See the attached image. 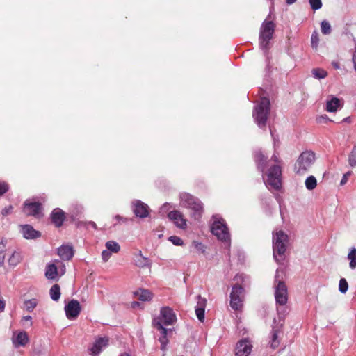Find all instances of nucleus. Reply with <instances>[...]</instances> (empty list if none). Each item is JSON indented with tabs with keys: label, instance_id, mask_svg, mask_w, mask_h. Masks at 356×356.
Segmentation results:
<instances>
[{
	"label": "nucleus",
	"instance_id": "1",
	"mask_svg": "<svg viewBox=\"0 0 356 356\" xmlns=\"http://www.w3.org/2000/svg\"><path fill=\"white\" fill-rule=\"evenodd\" d=\"M176 321L177 317L172 309L169 307H164L161 309L160 321H157V330L160 332L161 336L159 341L161 343V349L163 351L166 350V346L169 342L168 338L172 336L173 330L163 327L161 323L164 325H171Z\"/></svg>",
	"mask_w": 356,
	"mask_h": 356
},
{
	"label": "nucleus",
	"instance_id": "2",
	"mask_svg": "<svg viewBox=\"0 0 356 356\" xmlns=\"http://www.w3.org/2000/svg\"><path fill=\"white\" fill-rule=\"evenodd\" d=\"M180 204L191 210V217L195 220H199L204 211L202 202L197 197L188 193H182L179 195Z\"/></svg>",
	"mask_w": 356,
	"mask_h": 356
},
{
	"label": "nucleus",
	"instance_id": "3",
	"mask_svg": "<svg viewBox=\"0 0 356 356\" xmlns=\"http://www.w3.org/2000/svg\"><path fill=\"white\" fill-rule=\"evenodd\" d=\"M289 243V236L283 231L274 232L273 236V249L275 259L281 263L285 259V252Z\"/></svg>",
	"mask_w": 356,
	"mask_h": 356
},
{
	"label": "nucleus",
	"instance_id": "4",
	"mask_svg": "<svg viewBox=\"0 0 356 356\" xmlns=\"http://www.w3.org/2000/svg\"><path fill=\"white\" fill-rule=\"evenodd\" d=\"M316 161L315 153L311 150L302 152L294 164V172L297 176H305L308 169Z\"/></svg>",
	"mask_w": 356,
	"mask_h": 356
},
{
	"label": "nucleus",
	"instance_id": "5",
	"mask_svg": "<svg viewBox=\"0 0 356 356\" xmlns=\"http://www.w3.org/2000/svg\"><path fill=\"white\" fill-rule=\"evenodd\" d=\"M270 111V101L268 98H261L260 102L255 106L253 111L254 121L260 128L266 126Z\"/></svg>",
	"mask_w": 356,
	"mask_h": 356
},
{
	"label": "nucleus",
	"instance_id": "6",
	"mask_svg": "<svg viewBox=\"0 0 356 356\" xmlns=\"http://www.w3.org/2000/svg\"><path fill=\"white\" fill-rule=\"evenodd\" d=\"M274 287L275 298L278 306L277 307V312L284 314L286 312V307H283L286 305L289 298L287 286L284 282L275 280Z\"/></svg>",
	"mask_w": 356,
	"mask_h": 356
},
{
	"label": "nucleus",
	"instance_id": "7",
	"mask_svg": "<svg viewBox=\"0 0 356 356\" xmlns=\"http://www.w3.org/2000/svg\"><path fill=\"white\" fill-rule=\"evenodd\" d=\"M275 25L271 21L264 20L260 28L259 44L262 49H269V42L273 38Z\"/></svg>",
	"mask_w": 356,
	"mask_h": 356
},
{
	"label": "nucleus",
	"instance_id": "8",
	"mask_svg": "<svg viewBox=\"0 0 356 356\" xmlns=\"http://www.w3.org/2000/svg\"><path fill=\"white\" fill-rule=\"evenodd\" d=\"M244 296V288L238 284H234L230 293V306L234 310L236 311L242 308Z\"/></svg>",
	"mask_w": 356,
	"mask_h": 356
},
{
	"label": "nucleus",
	"instance_id": "9",
	"mask_svg": "<svg viewBox=\"0 0 356 356\" xmlns=\"http://www.w3.org/2000/svg\"><path fill=\"white\" fill-rule=\"evenodd\" d=\"M211 232L222 241H229L230 239L228 228L224 220H215L211 225Z\"/></svg>",
	"mask_w": 356,
	"mask_h": 356
},
{
	"label": "nucleus",
	"instance_id": "10",
	"mask_svg": "<svg viewBox=\"0 0 356 356\" xmlns=\"http://www.w3.org/2000/svg\"><path fill=\"white\" fill-rule=\"evenodd\" d=\"M131 209L134 215L138 218H144L149 215V206L139 200L132 201Z\"/></svg>",
	"mask_w": 356,
	"mask_h": 356
},
{
	"label": "nucleus",
	"instance_id": "11",
	"mask_svg": "<svg viewBox=\"0 0 356 356\" xmlns=\"http://www.w3.org/2000/svg\"><path fill=\"white\" fill-rule=\"evenodd\" d=\"M168 217L177 227L184 230L187 228V220L181 211H171L168 213Z\"/></svg>",
	"mask_w": 356,
	"mask_h": 356
},
{
	"label": "nucleus",
	"instance_id": "12",
	"mask_svg": "<svg viewBox=\"0 0 356 356\" xmlns=\"http://www.w3.org/2000/svg\"><path fill=\"white\" fill-rule=\"evenodd\" d=\"M252 348L251 342L248 339L239 341L235 348V356H249Z\"/></svg>",
	"mask_w": 356,
	"mask_h": 356
},
{
	"label": "nucleus",
	"instance_id": "13",
	"mask_svg": "<svg viewBox=\"0 0 356 356\" xmlns=\"http://www.w3.org/2000/svg\"><path fill=\"white\" fill-rule=\"evenodd\" d=\"M42 204L40 202H31L28 200L24 202L23 211L27 216L38 217L41 213Z\"/></svg>",
	"mask_w": 356,
	"mask_h": 356
},
{
	"label": "nucleus",
	"instance_id": "14",
	"mask_svg": "<svg viewBox=\"0 0 356 356\" xmlns=\"http://www.w3.org/2000/svg\"><path fill=\"white\" fill-rule=\"evenodd\" d=\"M65 311L68 318H76L81 312L80 303L78 300H72L65 306Z\"/></svg>",
	"mask_w": 356,
	"mask_h": 356
},
{
	"label": "nucleus",
	"instance_id": "15",
	"mask_svg": "<svg viewBox=\"0 0 356 356\" xmlns=\"http://www.w3.org/2000/svg\"><path fill=\"white\" fill-rule=\"evenodd\" d=\"M253 159L257 169L261 172H264L268 162V156L265 155L261 149H258L254 151Z\"/></svg>",
	"mask_w": 356,
	"mask_h": 356
},
{
	"label": "nucleus",
	"instance_id": "16",
	"mask_svg": "<svg viewBox=\"0 0 356 356\" xmlns=\"http://www.w3.org/2000/svg\"><path fill=\"white\" fill-rule=\"evenodd\" d=\"M50 218L56 227H60L66 218L65 213L61 209L56 208L51 211Z\"/></svg>",
	"mask_w": 356,
	"mask_h": 356
},
{
	"label": "nucleus",
	"instance_id": "17",
	"mask_svg": "<svg viewBox=\"0 0 356 356\" xmlns=\"http://www.w3.org/2000/svg\"><path fill=\"white\" fill-rule=\"evenodd\" d=\"M197 302L195 307V314L200 322H203L204 320V312L205 307L207 305V299L202 298L200 295L197 296Z\"/></svg>",
	"mask_w": 356,
	"mask_h": 356
},
{
	"label": "nucleus",
	"instance_id": "18",
	"mask_svg": "<svg viewBox=\"0 0 356 356\" xmlns=\"http://www.w3.org/2000/svg\"><path fill=\"white\" fill-rule=\"evenodd\" d=\"M22 233L26 239H35L41 236V233L35 230L30 225H24L21 226Z\"/></svg>",
	"mask_w": 356,
	"mask_h": 356
},
{
	"label": "nucleus",
	"instance_id": "19",
	"mask_svg": "<svg viewBox=\"0 0 356 356\" xmlns=\"http://www.w3.org/2000/svg\"><path fill=\"white\" fill-rule=\"evenodd\" d=\"M108 339L100 337L97 339L90 348V355L92 356H97L101 353L103 347L108 345Z\"/></svg>",
	"mask_w": 356,
	"mask_h": 356
},
{
	"label": "nucleus",
	"instance_id": "20",
	"mask_svg": "<svg viewBox=\"0 0 356 356\" xmlns=\"http://www.w3.org/2000/svg\"><path fill=\"white\" fill-rule=\"evenodd\" d=\"M58 254L63 260H70L74 256L73 247L69 245H63L58 248Z\"/></svg>",
	"mask_w": 356,
	"mask_h": 356
},
{
	"label": "nucleus",
	"instance_id": "21",
	"mask_svg": "<svg viewBox=\"0 0 356 356\" xmlns=\"http://www.w3.org/2000/svg\"><path fill=\"white\" fill-rule=\"evenodd\" d=\"M28 342V334L24 331L19 332L15 338H13V343L15 347L24 346Z\"/></svg>",
	"mask_w": 356,
	"mask_h": 356
},
{
	"label": "nucleus",
	"instance_id": "22",
	"mask_svg": "<svg viewBox=\"0 0 356 356\" xmlns=\"http://www.w3.org/2000/svg\"><path fill=\"white\" fill-rule=\"evenodd\" d=\"M59 275L57 266L54 264H48L46 266L45 277L48 280H55Z\"/></svg>",
	"mask_w": 356,
	"mask_h": 356
},
{
	"label": "nucleus",
	"instance_id": "23",
	"mask_svg": "<svg viewBox=\"0 0 356 356\" xmlns=\"http://www.w3.org/2000/svg\"><path fill=\"white\" fill-rule=\"evenodd\" d=\"M341 106V100L336 97L332 96L331 99L327 101L326 111L328 112H335Z\"/></svg>",
	"mask_w": 356,
	"mask_h": 356
},
{
	"label": "nucleus",
	"instance_id": "24",
	"mask_svg": "<svg viewBox=\"0 0 356 356\" xmlns=\"http://www.w3.org/2000/svg\"><path fill=\"white\" fill-rule=\"evenodd\" d=\"M266 186L270 191H280L282 188V179H264Z\"/></svg>",
	"mask_w": 356,
	"mask_h": 356
},
{
	"label": "nucleus",
	"instance_id": "25",
	"mask_svg": "<svg viewBox=\"0 0 356 356\" xmlns=\"http://www.w3.org/2000/svg\"><path fill=\"white\" fill-rule=\"evenodd\" d=\"M268 178H280L282 176V165H273L268 170Z\"/></svg>",
	"mask_w": 356,
	"mask_h": 356
},
{
	"label": "nucleus",
	"instance_id": "26",
	"mask_svg": "<svg viewBox=\"0 0 356 356\" xmlns=\"http://www.w3.org/2000/svg\"><path fill=\"white\" fill-rule=\"evenodd\" d=\"M134 262L135 264L138 267H145L149 265V260L148 258L143 257L141 254V252L135 256Z\"/></svg>",
	"mask_w": 356,
	"mask_h": 356
},
{
	"label": "nucleus",
	"instance_id": "27",
	"mask_svg": "<svg viewBox=\"0 0 356 356\" xmlns=\"http://www.w3.org/2000/svg\"><path fill=\"white\" fill-rule=\"evenodd\" d=\"M49 294L54 301H58L60 297V286L57 284H54L49 290Z\"/></svg>",
	"mask_w": 356,
	"mask_h": 356
},
{
	"label": "nucleus",
	"instance_id": "28",
	"mask_svg": "<svg viewBox=\"0 0 356 356\" xmlns=\"http://www.w3.org/2000/svg\"><path fill=\"white\" fill-rule=\"evenodd\" d=\"M135 296L142 301H147L151 299L152 293L148 290L140 289L134 293Z\"/></svg>",
	"mask_w": 356,
	"mask_h": 356
},
{
	"label": "nucleus",
	"instance_id": "29",
	"mask_svg": "<svg viewBox=\"0 0 356 356\" xmlns=\"http://www.w3.org/2000/svg\"><path fill=\"white\" fill-rule=\"evenodd\" d=\"M348 259L350 260L349 266L351 269L356 268V248L355 247L351 248L348 254Z\"/></svg>",
	"mask_w": 356,
	"mask_h": 356
},
{
	"label": "nucleus",
	"instance_id": "30",
	"mask_svg": "<svg viewBox=\"0 0 356 356\" xmlns=\"http://www.w3.org/2000/svg\"><path fill=\"white\" fill-rule=\"evenodd\" d=\"M21 260L20 253L15 251L8 259V264L12 266H16Z\"/></svg>",
	"mask_w": 356,
	"mask_h": 356
},
{
	"label": "nucleus",
	"instance_id": "31",
	"mask_svg": "<svg viewBox=\"0 0 356 356\" xmlns=\"http://www.w3.org/2000/svg\"><path fill=\"white\" fill-rule=\"evenodd\" d=\"M37 305L38 300L35 298L27 300L24 302V308L29 312H33V310L36 307Z\"/></svg>",
	"mask_w": 356,
	"mask_h": 356
},
{
	"label": "nucleus",
	"instance_id": "32",
	"mask_svg": "<svg viewBox=\"0 0 356 356\" xmlns=\"http://www.w3.org/2000/svg\"><path fill=\"white\" fill-rule=\"evenodd\" d=\"M312 73L314 77L318 79H325L327 76V72L322 68H314Z\"/></svg>",
	"mask_w": 356,
	"mask_h": 356
},
{
	"label": "nucleus",
	"instance_id": "33",
	"mask_svg": "<svg viewBox=\"0 0 356 356\" xmlns=\"http://www.w3.org/2000/svg\"><path fill=\"white\" fill-rule=\"evenodd\" d=\"M106 248L112 252L117 253L120 250V245L114 241H109L106 243Z\"/></svg>",
	"mask_w": 356,
	"mask_h": 356
},
{
	"label": "nucleus",
	"instance_id": "34",
	"mask_svg": "<svg viewBox=\"0 0 356 356\" xmlns=\"http://www.w3.org/2000/svg\"><path fill=\"white\" fill-rule=\"evenodd\" d=\"M280 345V341L278 340V330L273 329L272 331V337L270 341V346L273 349L277 348Z\"/></svg>",
	"mask_w": 356,
	"mask_h": 356
},
{
	"label": "nucleus",
	"instance_id": "35",
	"mask_svg": "<svg viewBox=\"0 0 356 356\" xmlns=\"http://www.w3.org/2000/svg\"><path fill=\"white\" fill-rule=\"evenodd\" d=\"M348 163L351 167L356 166V144L354 145L348 156Z\"/></svg>",
	"mask_w": 356,
	"mask_h": 356
},
{
	"label": "nucleus",
	"instance_id": "36",
	"mask_svg": "<svg viewBox=\"0 0 356 356\" xmlns=\"http://www.w3.org/2000/svg\"><path fill=\"white\" fill-rule=\"evenodd\" d=\"M321 32L325 35H327L331 33V26L330 23L326 20H323L321 22Z\"/></svg>",
	"mask_w": 356,
	"mask_h": 356
},
{
	"label": "nucleus",
	"instance_id": "37",
	"mask_svg": "<svg viewBox=\"0 0 356 356\" xmlns=\"http://www.w3.org/2000/svg\"><path fill=\"white\" fill-rule=\"evenodd\" d=\"M348 289V284L345 278H341L339 284V290L341 293H345Z\"/></svg>",
	"mask_w": 356,
	"mask_h": 356
},
{
	"label": "nucleus",
	"instance_id": "38",
	"mask_svg": "<svg viewBox=\"0 0 356 356\" xmlns=\"http://www.w3.org/2000/svg\"><path fill=\"white\" fill-rule=\"evenodd\" d=\"M192 245L194 247L197 252L204 253L205 252V246L200 242L193 241Z\"/></svg>",
	"mask_w": 356,
	"mask_h": 356
},
{
	"label": "nucleus",
	"instance_id": "39",
	"mask_svg": "<svg viewBox=\"0 0 356 356\" xmlns=\"http://www.w3.org/2000/svg\"><path fill=\"white\" fill-rule=\"evenodd\" d=\"M311 8L314 10H318L322 7L321 0H309Z\"/></svg>",
	"mask_w": 356,
	"mask_h": 356
},
{
	"label": "nucleus",
	"instance_id": "40",
	"mask_svg": "<svg viewBox=\"0 0 356 356\" xmlns=\"http://www.w3.org/2000/svg\"><path fill=\"white\" fill-rule=\"evenodd\" d=\"M316 179H305V186L307 189L312 190L316 188Z\"/></svg>",
	"mask_w": 356,
	"mask_h": 356
},
{
	"label": "nucleus",
	"instance_id": "41",
	"mask_svg": "<svg viewBox=\"0 0 356 356\" xmlns=\"http://www.w3.org/2000/svg\"><path fill=\"white\" fill-rule=\"evenodd\" d=\"M169 241H171L175 245H182L183 240L177 236H172L169 237Z\"/></svg>",
	"mask_w": 356,
	"mask_h": 356
},
{
	"label": "nucleus",
	"instance_id": "42",
	"mask_svg": "<svg viewBox=\"0 0 356 356\" xmlns=\"http://www.w3.org/2000/svg\"><path fill=\"white\" fill-rule=\"evenodd\" d=\"M318 40H318V33L315 31L312 33V37H311L312 46L313 47L316 48L318 46Z\"/></svg>",
	"mask_w": 356,
	"mask_h": 356
},
{
	"label": "nucleus",
	"instance_id": "43",
	"mask_svg": "<svg viewBox=\"0 0 356 356\" xmlns=\"http://www.w3.org/2000/svg\"><path fill=\"white\" fill-rule=\"evenodd\" d=\"M8 184L4 181H0V196L8 191Z\"/></svg>",
	"mask_w": 356,
	"mask_h": 356
},
{
	"label": "nucleus",
	"instance_id": "44",
	"mask_svg": "<svg viewBox=\"0 0 356 356\" xmlns=\"http://www.w3.org/2000/svg\"><path fill=\"white\" fill-rule=\"evenodd\" d=\"M270 159L272 161H273L276 163L275 165H282V161L280 159L278 153L275 152L273 154V156H271Z\"/></svg>",
	"mask_w": 356,
	"mask_h": 356
},
{
	"label": "nucleus",
	"instance_id": "45",
	"mask_svg": "<svg viewBox=\"0 0 356 356\" xmlns=\"http://www.w3.org/2000/svg\"><path fill=\"white\" fill-rule=\"evenodd\" d=\"M13 210V207L12 205H9L5 208H3L1 211V214L3 216H6L12 213Z\"/></svg>",
	"mask_w": 356,
	"mask_h": 356
},
{
	"label": "nucleus",
	"instance_id": "46",
	"mask_svg": "<svg viewBox=\"0 0 356 356\" xmlns=\"http://www.w3.org/2000/svg\"><path fill=\"white\" fill-rule=\"evenodd\" d=\"M111 256V252L107 249L104 250L102 252V257L104 261H107Z\"/></svg>",
	"mask_w": 356,
	"mask_h": 356
},
{
	"label": "nucleus",
	"instance_id": "47",
	"mask_svg": "<svg viewBox=\"0 0 356 356\" xmlns=\"http://www.w3.org/2000/svg\"><path fill=\"white\" fill-rule=\"evenodd\" d=\"M352 61L353 63L354 69L356 71V47H355V48L354 49V51L353 53Z\"/></svg>",
	"mask_w": 356,
	"mask_h": 356
},
{
	"label": "nucleus",
	"instance_id": "48",
	"mask_svg": "<svg viewBox=\"0 0 356 356\" xmlns=\"http://www.w3.org/2000/svg\"><path fill=\"white\" fill-rule=\"evenodd\" d=\"M6 302L3 299H0V313L4 312Z\"/></svg>",
	"mask_w": 356,
	"mask_h": 356
},
{
	"label": "nucleus",
	"instance_id": "49",
	"mask_svg": "<svg viewBox=\"0 0 356 356\" xmlns=\"http://www.w3.org/2000/svg\"><path fill=\"white\" fill-rule=\"evenodd\" d=\"M322 120L327 121V116L326 115H321V116H320V117H318L317 118V122H321Z\"/></svg>",
	"mask_w": 356,
	"mask_h": 356
},
{
	"label": "nucleus",
	"instance_id": "50",
	"mask_svg": "<svg viewBox=\"0 0 356 356\" xmlns=\"http://www.w3.org/2000/svg\"><path fill=\"white\" fill-rule=\"evenodd\" d=\"M4 259H5V254H3V252H0V266H3L4 263Z\"/></svg>",
	"mask_w": 356,
	"mask_h": 356
},
{
	"label": "nucleus",
	"instance_id": "51",
	"mask_svg": "<svg viewBox=\"0 0 356 356\" xmlns=\"http://www.w3.org/2000/svg\"><path fill=\"white\" fill-rule=\"evenodd\" d=\"M5 248H6V244L3 241H1L0 243V252H3V254H4Z\"/></svg>",
	"mask_w": 356,
	"mask_h": 356
},
{
	"label": "nucleus",
	"instance_id": "52",
	"mask_svg": "<svg viewBox=\"0 0 356 356\" xmlns=\"http://www.w3.org/2000/svg\"><path fill=\"white\" fill-rule=\"evenodd\" d=\"M115 218L120 221V220H123L124 222H126L127 221V219L126 218H124L123 217L120 216V215H116L115 216Z\"/></svg>",
	"mask_w": 356,
	"mask_h": 356
},
{
	"label": "nucleus",
	"instance_id": "53",
	"mask_svg": "<svg viewBox=\"0 0 356 356\" xmlns=\"http://www.w3.org/2000/svg\"><path fill=\"white\" fill-rule=\"evenodd\" d=\"M332 65L333 66V67L334 69H339L340 67V65L338 62H336V61H333L332 63Z\"/></svg>",
	"mask_w": 356,
	"mask_h": 356
},
{
	"label": "nucleus",
	"instance_id": "54",
	"mask_svg": "<svg viewBox=\"0 0 356 356\" xmlns=\"http://www.w3.org/2000/svg\"><path fill=\"white\" fill-rule=\"evenodd\" d=\"M169 207H170V204H165L161 209H160V212L161 213H163V211L165 209H168Z\"/></svg>",
	"mask_w": 356,
	"mask_h": 356
},
{
	"label": "nucleus",
	"instance_id": "55",
	"mask_svg": "<svg viewBox=\"0 0 356 356\" xmlns=\"http://www.w3.org/2000/svg\"><path fill=\"white\" fill-rule=\"evenodd\" d=\"M65 273V266L64 264H63L62 268H60V272H59L60 275L61 276V275H64Z\"/></svg>",
	"mask_w": 356,
	"mask_h": 356
},
{
	"label": "nucleus",
	"instance_id": "56",
	"mask_svg": "<svg viewBox=\"0 0 356 356\" xmlns=\"http://www.w3.org/2000/svg\"><path fill=\"white\" fill-rule=\"evenodd\" d=\"M88 225H90L92 227H93L94 229H97V225L95 222L93 221H90L88 222Z\"/></svg>",
	"mask_w": 356,
	"mask_h": 356
},
{
	"label": "nucleus",
	"instance_id": "57",
	"mask_svg": "<svg viewBox=\"0 0 356 356\" xmlns=\"http://www.w3.org/2000/svg\"><path fill=\"white\" fill-rule=\"evenodd\" d=\"M139 305H140V303L138 302H136V301H134V302H131V307L133 308H135V307L139 306Z\"/></svg>",
	"mask_w": 356,
	"mask_h": 356
},
{
	"label": "nucleus",
	"instance_id": "58",
	"mask_svg": "<svg viewBox=\"0 0 356 356\" xmlns=\"http://www.w3.org/2000/svg\"><path fill=\"white\" fill-rule=\"evenodd\" d=\"M23 320L25 321H31L32 320V318L31 316H26L23 317Z\"/></svg>",
	"mask_w": 356,
	"mask_h": 356
},
{
	"label": "nucleus",
	"instance_id": "59",
	"mask_svg": "<svg viewBox=\"0 0 356 356\" xmlns=\"http://www.w3.org/2000/svg\"><path fill=\"white\" fill-rule=\"evenodd\" d=\"M152 324L154 327H156V316H153Z\"/></svg>",
	"mask_w": 356,
	"mask_h": 356
},
{
	"label": "nucleus",
	"instance_id": "60",
	"mask_svg": "<svg viewBox=\"0 0 356 356\" xmlns=\"http://www.w3.org/2000/svg\"><path fill=\"white\" fill-rule=\"evenodd\" d=\"M297 0H286L287 4L291 5L294 3Z\"/></svg>",
	"mask_w": 356,
	"mask_h": 356
},
{
	"label": "nucleus",
	"instance_id": "61",
	"mask_svg": "<svg viewBox=\"0 0 356 356\" xmlns=\"http://www.w3.org/2000/svg\"><path fill=\"white\" fill-rule=\"evenodd\" d=\"M350 175H351V172H348L343 174V178H348V177H350Z\"/></svg>",
	"mask_w": 356,
	"mask_h": 356
},
{
	"label": "nucleus",
	"instance_id": "62",
	"mask_svg": "<svg viewBox=\"0 0 356 356\" xmlns=\"http://www.w3.org/2000/svg\"><path fill=\"white\" fill-rule=\"evenodd\" d=\"M348 179H341L340 186H343L347 183Z\"/></svg>",
	"mask_w": 356,
	"mask_h": 356
},
{
	"label": "nucleus",
	"instance_id": "63",
	"mask_svg": "<svg viewBox=\"0 0 356 356\" xmlns=\"http://www.w3.org/2000/svg\"><path fill=\"white\" fill-rule=\"evenodd\" d=\"M120 356H129V355L127 353H124L121 354Z\"/></svg>",
	"mask_w": 356,
	"mask_h": 356
},
{
	"label": "nucleus",
	"instance_id": "64",
	"mask_svg": "<svg viewBox=\"0 0 356 356\" xmlns=\"http://www.w3.org/2000/svg\"><path fill=\"white\" fill-rule=\"evenodd\" d=\"M307 178L312 179V178H315V177L313 175H309V176L307 177Z\"/></svg>",
	"mask_w": 356,
	"mask_h": 356
}]
</instances>
